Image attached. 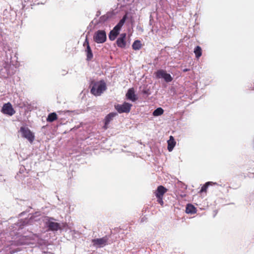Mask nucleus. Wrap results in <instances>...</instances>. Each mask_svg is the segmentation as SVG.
<instances>
[{
  "label": "nucleus",
  "instance_id": "15",
  "mask_svg": "<svg viewBox=\"0 0 254 254\" xmlns=\"http://www.w3.org/2000/svg\"><path fill=\"white\" fill-rule=\"evenodd\" d=\"M127 18V14H126L122 19L120 20L119 22L115 26L114 28V30L115 31H118L119 32L120 29H121L122 27L124 24L126 19Z\"/></svg>",
  "mask_w": 254,
  "mask_h": 254
},
{
  "label": "nucleus",
  "instance_id": "28",
  "mask_svg": "<svg viewBox=\"0 0 254 254\" xmlns=\"http://www.w3.org/2000/svg\"><path fill=\"white\" fill-rule=\"evenodd\" d=\"M158 198L157 201L161 205L163 206L164 204V202L163 200V197H157Z\"/></svg>",
  "mask_w": 254,
  "mask_h": 254
},
{
  "label": "nucleus",
  "instance_id": "17",
  "mask_svg": "<svg viewBox=\"0 0 254 254\" xmlns=\"http://www.w3.org/2000/svg\"><path fill=\"white\" fill-rule=\"evenodd\" d=\"M127 18V14H126L122 19L120 20L119 22L115 26L114 28V30L115 31H118L119 32L120 29H121L122 27L124 24L126 19Z\"/></svg>",
  "mask_w": 254,
  "mask_h": 254
},
{
  "label": "nucleus",
  "instance_id": "12",
  "mask_svg": "<svg viewBox=\"0 0 254 254\" xmlns=\"http://www.w3.org/2000/svg\"><path fill=\"white\" fill-rule=\"evenodd\" d=\"M126 97L127 99L131 100L132 102H134L137 100V97L134 93V90L133 88H129Z\"/></svg>",
  "mask_w": 254,
  "mask_h": 254
},
{
  "label": "nucleus",
  "instance_id": "3",
  "mask_svg": "<svg viewBox=\"0 0 254 254\" xmlns=\"http://www.w3.org/2000/svg\"><path fill=\"white\" fill-rule=\"evenodd\" d=\"M106 39V33L104 30H98L93 36V40L97 43H103Z\"/></svg>",
  "mask_w": 254,
  "mask_h": 254
},
{
  "label": "nucleus",
  "instance_id": "23",
  "mask_svg": "<svg viewBox=\"0 0 254 254\" xmlns=\"http://www.w3.org/2000/svg\"><path fill=\"white\" fill-rule=\"evenodd\" d=\"M194 53L195 54V57L197 59H199L202 55V49L201 48L197 46L194 49Z\"/></svg>",
  "mask_w": 254,
  "mask_h": 254
},
{
  "label": "nucleus",
  "instance_id": "30",
  "mask_svg": "<svg viewBox=\"0 0 254 254\" xmlns=\"http://www.w3.org/2000/svg\"><path fill=\"white\" fill-rule=\"evenodd\" d=\"M50 219L54 220V218H50Z\"/></svg>",
  "mask_w": 254,
  "mask_h": 254
},
{
  "label": "nucleus",
  "instance_id": "16",
  "mask_svg": "<svg viewBox=\"0 0 254 254\" xmlns=\"http://www.w3.org/2000/svg\"><path fill=\"white\" fill-rule=\"evenodd\" d=\"M127 18V14H126L122 19L120 20L119 22L115 26L114 28V30L115 31H118L119 32L120 29H121L122 27L124 24L126 19Z\"/></svg>",
  "mask_w": 254,
  "mask_h": 254
},
{
  "label": "nucleus",
  "instance_id": "5",
  "mask_svg": "<svg viewBox=\"0 0 254 254\" xmlns=\"http://www.w3.org/2000/svg\"><path fill=\"white\" fill-rule=\"evenodd\" d=\"M155 74L156 75V78H162L164 79L165 81L167 82H170L172 81L173 78L171 75L167 73L166 70L163 69H159L157 70Z\"/></svg>",
  "mask_w": 254,
  "mask_h": 254
},
{
  "label": "nucleus",
  "instance_id": "29",
  "mask_svg": "<svg viewBox=\"0 0 254 254\" xmlns=\"http://www.w3.org/2000/svg\"><path fill=\"white\" fill-rule=\"evenodd\" d=\"M189 70H190V69H188V68H185V69H184L183 70V72H187V71H188Z\"/></svg>",
  "mask_w": 254,
  "mask_h": 254
},
{
  "label": "nucleus",
  "instance_id": "22",
  "mask_svg": "<svg viewBox=\"0 0 254 254\" xmlns=\"http://www.w3.org/2000/svg\"><path fill=\"white\" fill-rule=\"evenodd\" d=\"M58 119L57 115L56 113H52L49 114L47 118V121L48 122H53L56 120H57Z\"/></svg>",
  "mask_w": 254,
  "mask_h": 254
},
{
  "label": "nucleus",
  "instance_id": "8",
  "mask_svg": "<svg viewBox=\"0 0 254 254\" xmlns=\"http://www.w3.org/2000/svg\"><path fill=\"white\" fill-rule=\"evenodd\" d=\"M83 46L86 47L85 52L86 53L87 59L86 60L88 61L91 60L93 57L91 49L89 46V41L86 37Z\"/></svg>",
  "mask_w": 254,
  "mask_h": 254
},
{
  "label": "nucleus",
  "instance_id": "10",
  "mask_svg": "<svg viewBox=\"0 0 254 254\" xmlns=\"http://www.w3.org/2000/svg\"><path fill=\"white\" fill-rule=\"evenodd\" d=\"M117 115L116 113H110L107 115L104 119V126L103 128L104 129H107L108 128V125L110 122L113 120V118Z\"/></svg>",
  "mask_w": 254,
  "mask_h": 254
},
{
  "label": "nucleus",
  "instance_id": "9",
  "mask_svg": "<svg viewBox=\"0 0 254 254\" xmlns=\"http://www.w3.org/2000/svg\"><path fill=\"white\" fill-rule=\"evenodd\" d=\"M126 34L122 33L120 35V37L118 38L116 43L117 46L121 48H124L126 46V41L125 40L126 38Z\"/></svg>",
  "mask_w": 254,
  "mask_h": 254
},
{
  "label": "nucleus",
  "instance_id": "19",
  "mask_svg": "<svg viewBox=\"0 0 254 254\" xmlns=\"http://www.w3.org/2000/svg\"><path fill=\"white\" fill-rule=\"evenodd\" d=\"M127 18V14H126L122 19L120 20L119 22L115 26L114 28V30L115 31H118L119 32L120 29H121L122 27L124 24L126 19Z\"/></svg>",
  "mask_w": 254,
  "mask_h": 254
},
{
  "label": "nucleus",
  "instance_id": "24",
  "mask_svg": "<svg viewBox=\"0 0 254 254\" xmlns=\"http://www.w3.org/2000/svg\"><path fill=\"white\" fill-rule=\"evenodd\" d=\"M119 34V32L115 31L114 29L110 32L109 38L111 41H114L116 38L117 36Z\"/></svg>",
  "mask_w": 254,
  "mask_h": 254
},
{
  "label": "nucleus",
  "instance_id": "26",
  "mask_svg": "<svg viewBox=\"0 0 254 254\" xmlns=\"http://www.w3.org/2000/svg\"><path fill=\"white\" fill-rule=\"evenodd\" d=\"M164 113V110L162 108H158L155 110L153 113L154 116H159L162 115Z\"/></svg>",
  "mask_w": 254,
  "mask_h": 254
},
{
  "label": "nucleus",
  "instance_id": "6",
  "mask_svg": "<svg viewBox=\"0 0 254 254\" xmlns=\"http://www.w3.org/2000/svg\"><path fill=\"white\" fill-rule=\"evenodd\" d=\"M108 238L107 236L101 238L92 240L93 245L99 248L103 247L108 244Z\"/></svg>",
  "mask_w": 254,
  "mask_h": 254
},
{
  "label": "nucleus",
  "instance_id": "18",
  "mask_svg": "<svg viewBox=\"0 0 254 254\" xmlns=\"http://www.w3.org/2000/svg\"><path fill=\"white\" fill-rule=\"evenodd\" d=\"M127 18V14H126L122 19L120 20L119 22L115 26L114 28V30L115 31H118L119 32L120 29H121L122 27L124 24L126 19Z\"/></svg>",
  "mask_w": 254,
  "mask_h": 254
},
{
  "label": "nucleus",
  "instance_id": "7",
  "mask_svg": "<svg viewBox=\"0 0 254 254\" xmlns=\"http://www.w3.org/2000/svg\"><path fill=\"white\" fill-rule=\"evenodd\" d=\"M1 111L3 114L9 116H12L15 113V111L10 103L4 104L2 108Z\"/></svg>",
  "mask_w": 254,
  "mask_h": 254
},
{
  "label": "nucleus",
  "instance_id": "1",
  "mask_svg": "<svg viewBox=\"0 0 254 254\" xmlns=\"http://www.w3.org/2000/svg\"><path fill=\"white\" fill-rule=\"evenodd\" d=\"M90 87L91 93L96 96H100L107 89L106 84L104 80L99 81L92 80Z\"/></svg>",
  "mask_w": 254,
  "mask_h": 254
},
{
  "label": "nucleus",
  "instance_id": "4",
  "mask_svg": "<svg viewBox=\"0 0 254 254\" xmlns=\"http://www.w3.org/2000/svg\"><path fill=\"white\" fill-rule=\"evenodd\" d=\"M20 131L23 137L26 138L30 142H33L34 140V135L28 127H20Z\"/></svg>",
  "mask_w": 254,
  "mask_h": 254
},
{
  "label": "nucleus",
  "instance_id": "2",
  "mask_svg": "<svg viewBox=\"0 0 254 254\" xmlns=\"http://www.w3.org/2000/svg\"><path fill=\"white\" fill-rule=\"evenodd\" d=\"M132 106L131 104L125 102L123 104L115 105V109L120 114L128 113L130 111Z\"/></svg>",
  "mask_w": 254,
  "mask_h": 254
},
{
  "label": "nucleus",
  "instance_id": "21",
  "mask_svg": "<svg viewBox=\"0 0 254 254\" xmlns=\"http://www.w3.org/2000/svg\"><path fill=\"white\" fill-rule=\"evenodd\" d=\"M186 212L187 213L194 214L196 212V208L191 204H188L186 207Z\"/></svg>",
  "mask_w": 254,
  "mask_h": 254
},
{
  "label": "nucleus",
  "instance_id": "27",
  "mask_svg": "<svg viewBox=\"0 0 254 254\" xmlns=\"http://www.w3.org/2000/svg\"><path fill=\"white\" fill-rule=\"evenodd\" d=\"M212 183V182H207L206 183H205L201 188V190H200V193H202V192H206V191H207V189L208 187V186L211 185Z\"/></svg>",
  "mask_w": 254,
  "mask_h": 254
},
{
  "label": "nucleus",
  "instance_id": "14",
  "mask_svg": "<svg viewBox=\"0 0 254 254\" xmlns=\"http://www.w3.org/2000/svg\"><path fill=\"white\" fill-rule=\"evenodd\" d=\"M127 18V14H126L122 19L120 20L119 22L115 26L114 28V30L115 31H118L119 32L120 29H121L122 27L124 24L126 19Z\"/></svg>",
  "mask_w": 254,
  "mask_h": 254
},
{
  "label": "nucleus",
  "instance_id": "25",
  "mask_svg": "<svg viewBox=\"0 0 254 254\" xmlns=\"http://www.w3.org/2000/svg\"><path fill=\"white\" fill-rule=\"evenodd\" d=\"M132 49L134 50H139L141 47V44L140 43V41L139 40L135 41L132 45Z\"/></svg>",
  "mask_w": 254,
  "mask_h": 254
},
{
  "label": "nucleus",
  "instance_id": "11",
  "mask_svg": "<svg viewBox=\"0 0 254 254\" xmlns=\"http://www.w3.org/2000/svg\"><path fill=\"white\" fill-rule=\"evenodd\" d=\"M46 225L51 231H58L60 229V224L57 222L50 221V220L46 222Z\"/></svg>",
  "mask_w": 254,
  "mask_h": 254
},
{
  "label": "nucleus",
  "instance_id": "20",
  "mask_svg": "<svg viewBox=\"0 0 254 254\" xmlns=\"http://www.w3.org/2000/svg\"><path fill=\"white\" fill-rule=\"evenodd\" d=\"M176 141L172 136H170V139L168 141V149L169 151H171L176 145Z\"/></svg>",
  "mask_w": 254,
  "mask_h": 254
},
{
  "label": "nucleus",
  "instance_id": "13",
  "mask_svg": "<svg viewBox=\"0 0 254 254\" xmlns=\"http://www.w3.org/2000/svg\"><path fill=\"white\" fill-rule=\"evenodd\" d=\"M168 190L163 186L158 187L155 192L156 197H163L164 194Z\"/></svg>",
  "mask_w": 254,
  "mask_h": 254
}]
</instances>
